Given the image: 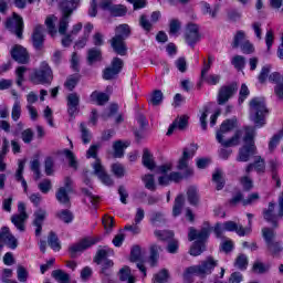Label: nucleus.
Masks as SVG:
<instances>
[{
    "label": "nucleus",
    "instance_id": "1",
    "mask_svg": "<svg viewBox=\"0 0 283 283\" xmlns=\"http://www.w3.org/2000/svg\"><path fill=\"white\" fill-rule=\"evenodd\" d=\"M235 125H238V119H226L220 125V128L216 133L217 142L220 143L221 147H224L226 149H229V147H238L242 145V138L244 135V127L243 129H237L234 134L229 138H226V134H229V132H232V129H235Z\"/></svg>",
    "mask_w": 283,
    "mask_h": 283
},
{
    "label": "nucleus",
    "instance_id": "2",
    "mask_svg": "<svg viewBox=\"0 0 283 283\" xmlns=\"http://www.w3.org/2000/svg\"><path fill=\"white\" fill-rule=\"evenodd\" d=\"M242 140L244 144L239 148L237 160L238 163H249L251 160V156H255V154H258V147L255 146V127L244 126Z\"/></svg>",
    "mask_w": 283,
    "mask_h": 283
},
{
    "label": "nucleus",
    "instance_id": "3",
    "mask_svg": "<svg viewBox=\"0 0 283 283\" xmlns=\"http://www.w3.org/2000/svg\"><path fill=\"white\" fill-rule=\"evenodd\" d=\"M218 266V260L213 259V256H208L199 265H192L186 269L184 272V280H189L191 275H198L199 277H207V275H211L213 269Z\"/></svg>",
    "mask_w": 283,
    "mask_h": 283
},
{
    "label": "nucleus",
    "instance_id": "4",
    "mask_svg": "<svg viewBox=\"0 0 283 283\" xmlns=\"http://www.w3.org/2000/svg\"><path fill=\"white\" fill-rule=\"evenodd\" d=\"M266 103L260 97H255L250 102V119L254 123L255 127H264L266 125Z\"/></svg>",
    "mask_w": 283,
    "mask_h": 283
},
{
    "label": "nucleus",
    "instance_id": "5",
    "mask_svg": "<svg viewBox=\"0 0 283 283\" xmlns=\"http://www.w3.org/2000/svg\"><path fill=\"white\" fill-rule=\"evenodd\" d=\"M30 81L33 85H52V81H54V71H52V67L48 62L43 61L41 62L40 67L31 74Z\"/></svg>",
    "mask_w": 283,
    "mask_h": 283
},
{
    "label": "nucleus",
    "instance_id": "6",
    "mask_svg": "<svg viewBox=\"0 0 283 283\" xmlns=\"http://www.w3.org/2000/svg\"><path fill=\"white\" fill-rule=\"evenodd\" d=\"M262 235L265 240L269 253L274 258L280 256V253L283 251V244L281 241H275V230L271 228H263Z\"/></svg>",
    "mask_w": 283,
    "mask_h": 283
},
{
    "label": "nucleus",
    "instance_id": "7",
    "mask_svg": "<svg viewBox=\"0 0 283 283\" xmlns=\"http://www.w3.org/2000/svg\"><path fill=\"white\" fill-rule=\"evenodd\" d=\"M192 149L184 148L182 156L179 158L177 164V169L180 171L186 170L185 178H189L193 174V169L189 168V160L196 156V151H198L197 144L191 145Z\"/></svg>",
    "mask_w": 283,
    "mask_h": 283
},
{
    "label": "nucleus",
    "instance_id": "8",
    "mask_svg": "<svg viewBox=\"0 0 283 283\" xmlns=\"http://www.w3.org/2000/svg\"><path fill=\"white\" fill-rule=\"evenodd\" d=\"M125 62L120 57H114L111 65L103 71L104 81H114L118 78V74L123 72Z\"/></svg>",
    "mask_w": 283,
    "mask_h": 283
},
{
    "label": "nucleus",
    "instance_id": "9",
    "mask_svg": "<svg viewBox=\"0 0 283 283\" xmlns=\"http://www.w3.org/2000/svg\"><path fill=\"white\" fill-rule=\"evenodd\" d=\"M212 231L213 228H211L209 222H205L200 231L196 230V228L189 229L188 240L189 242H193V240H197V242L205 244L206 240H209V235H211Z\"/></svg>",
    "mask_w": 283,
    "mask_h": 283
},
{
    "label": "nucleus",
    "instance_id": "10",
    "mask_svg": "<svg viewBox=\"0 0 283 283\" xmlns=\"http://www.w3.org/2000/svg\"><path fill=\"white\" fill-rule=\"evenodd\" d=\"M6 28L14 34L17 39H23V18L17 14V12L12 13V18L7 19Z\"/></svg>",
    "mask_w": 283,
    "mask_h": 283
},
{
    "label": "nucleus",
    "instance_id": "11",
    "mask_svg": "<svg viewBox=\"0 0 283 283\" xmlns=\"http://www.w3.org/2000/svg\"><path fill=\"white\" fill-rule=\"evenodd\" d=\"M97 242H101V237L97 238H84L78 243L73 244L70 247L69 251L71 254V258H76V253H81L83 251H86V249H90V247H94Z\"/></svg>",
    "mask_w": 283,
    "mask_h": 283
},
{
    "label": "nucleus",
    "instance_id": "12",
    "mask_svg": "<svg viewBox=\"0 0 283 283\" xmlns=\"http://www.w3.org/2000/svg\"><path fill=\"white\" fill-rule=\"evenodd\" d=\"M235 92H238V84L235 83L221 86L217 97L218 105H224L229 103V98H232Z\"/></svg>",
    "mask_w": 283,
    "mask_h": 283
},
{
    "label": "nucleus",
    "instance_id": "13",
    "mask_svg": "<svg viewBox=\"0 0 283 283\" xmlns=\"http://www.w3.org/2000/svg\"><path fill=\"white\" fill-rule=\"evenodd\" d=\"M44 30L45 29L41 24H36L33 29L31 43L36 52H41L45 45V35L43 34Z\"/></svg>",
    "mask_w": 283,
    "mask_h": 283
},
{
    "label": "nucleus",
    "instance_id": "14",
    "mask_svg": "<svg viewBox=\"0 0 283 283\" xmlns=\"http://www.w3.org/2000/svg\"><path fill=\"white\" fill-rule=\"evenodd\" d=\"M11 57L20 65H28L30 63V53H28V49L23 48L21 44H15L11 49Z\"/></svg>",
    "mask_w": 283,
    "mask_h": 283
},
{
    "label": "nucleus",
    "instance_id": "15",
    "mask_svg": "<svg viewBox=\"0 0 283 283\" xmlns=\"http://www.w3.org/2000/svg\"><path fill=\"white\" fill-rule=\"evenodd\" d=\"M66 105L70 120H74L76 114L81 112V96H78L76 93L69 94L66 97Z\"/></svg>",
    "mask_w": 283,
    "mask_h": 283
},
{
    "label": "nucleus",
    "instance_id": "16",
    "mask_svg": "<svg viewBox=\"0 0 283 283\" xmlns=\"http://www.w3.org/2000/svg\"><path fill=\"white\" fill-rule=\"evenodd\" d=\"M201 35H200V27L195 23H188L186 27V32H185V40L188 45L193 48L198 41H200Z\"/></svg>",
    "mask_w": 283,
    "mask_h": 283
},
{
    "label": "nucleus",
    "instance_id": "17",
    "mask_svg": "<svg viewBox=\"0 0 283 283\" xmlns=\"http://www.w3.org/2000/svg\"><path fill=\"white\" fill-rule=\"evenodd\" d=\"M19 214L11 217V222L19 231H25V221L28 220V213L25 212V205L20 202L18 205Z\"/></svg>",
    "mask_w": 283,
    "mask_h": 283
},
{
    "label": "nucleus",
    "instance_id": "18",
    "mask_svg": "<svg viewBox=\"0 0 283 283\" xmlns=\"http://www.w3.org/2000/svg\"><path fill=\"white\" fill-rule=\"evenodd\" d=\"M92 167L94 176H97L103 185H106V187H112L114 185V180L112 177H109V175H107L105 167H103V164H101V160L97 159V161L92 164Z\"/></svg>",
    "mask_w": 283,
    "mask_h": 283
},
{
    "label": "nucleus",
    "instance_id": "19",
    "mask_svg": "<svg viewBox=\"0 0 283 283\" xmlns=\"http://www.w3.org/2000/svg\"><path fill=\"white\" fill-rule=\"evenodd\" d=\"M109 43L115 54H118L119 56H127V43H125V40L118 36H113L109 40Z\"/></svg>",
    "mask_w": 283,
    "mask_h": 283
},
{
    "label": "nucleus",
    "instance_id": "20",
    "mask_svg": "<svg viewBox=\"0 0 283 283\" xmlns=\"http://www.w3.org/2000/svg\"><path fill=\"white\" fill-rule=\"evenodd\" d=\"M274 211L275 203L270 202L268 209L263 211V218L266 220V222H271L274 229H277V218H280V214H275Z\"/></svg>",
    "mask_w": 283,
    "mask_h": 283
},
{
    "label": "nucleus",
    "instance_id": "21",
    "mask_svg": "<svg viewBox=\"0 0 283 283\" xmlns=\"http://www.w3.org/2000/svg\"><path fill=\"white\" fill-rule=\"evenodd\" d=\"M224 231H235L240 237L249 235L251 233L250 228L238 226L234 221H227L223 223Z\"/></svg>",
    "mask_w": 283,
    "mask_h": 283
},
{
    "label": "nucleus",
    "instance_id": "22",
    "mask_svg": "<svg viewBox=\"0 0 283 283\" xmlns=\"http://www.w3.org/2000/svg\"><path fill=\"white\" fill-rule=\"evenodd\" d=\"M189 123V117H187V115H184L181 117H177L172 124L169 126L168 132H167V136H171V134H174V132L176 129H186L187 125Z\"/></svg>",
    "mask_w": 283,
    "mask_h": 283
},
{
    "label": "nucleus",
    "instance_id": "23",
    "mask_svg": "<svg viewBox=\"0 0 283 283\" xmlns=\"http://www.w3.org/2000/svg\"><path fill=\"white\" fill-rule=\"evenodd\" d=\"M86 61L90 65L101 63V61H103V51H101L98 48L88 49Z\"/></svg>",
    "mask_w": 283,
    "mask_h": 283
},
{
    "label": "nucleus",
    "instance_id": "24",
    "mask_svg": "<svg viewBox=\"0 0 283 283\" xmlns=\"http://www.w3.org/2000/svg\"><path fill=\"white\" fill-rule=\"evenodd\" d=\"M132 145L130 142L116 140L113 144L114 158H123L125 156V149Z\"/></svg>",
    "mask_w": 283,
    "mask_h": 283
},
{
    "label": "nucleus",
    "instance_id": "25",
    "mask_svg": "<svg viewBox=\"0 0 283 283\" xmlns=\"http://www.w3.org/2000/svg\"><path fill=\"white\" fill-rule=\"evenodd\" d=\"M70 191L65 190V188H59L55 198L60 202V205H63V207H66V209H70L72 207V201H70Z\"/></svg>",
    "mask_w": 283,
    "mask_h": 283
},
{
    "label": "nucleus",
    "instance_id": "26",
    "mask_svg": "<svg viewBox=\"0 0 283 283\" xmlns=\"http://www.w3.org/2000/svg\"><path fill=\"white\" fill-rule=\"evenodd\" d=\"M149 251H150V254H149L148 262L150 266H157L158 260L160 258V251H163V247L154 243L150 245Z\"/></svg>",
    "mask_w": 283,
    "mask_h": 283
},
{
    "label": "nucleus",
    "instance_id": "27",
    "mask_svg": "<svg viewBox=\"0 0 283 283\" xmlns=\"http://www.w3.org/2000/svg\"><path fill=\"white\" fill-rule=\"evenodd\" d=\"M34 221L33 224L35 227V235H41V231L43 229V222L45 220V210L39 209L34 212Z\"/></svg>",
    "mask_w": 283,
    "mask_h": 283
},
{
    "label": "nucleus",
    "instance_id": "28",
    "mask_svg": "<svg viewBox=\"0 0 283 283\" xmlns=\"http://www.w3.org/2000/svg\"><path fill=\"white\" fill-rule=\"evenodd\" d=\"M142 163L146 169H149L153 171V169H156V161H154V155L149 151L148 148H144L143 150V157Z\"/></svg>",
    "mask_w": 283,
    "mask_h": 283
},
{
    "label": "nucleus",
    "instance_id": "29",
    "mask_svg": "<svg viewBox=\"0 0 283 283\" xmlns=\"http://www.w3.org/2000/svg\"><path fill=\"white\" fill-rule=\"evenodd\" d=\"M81 0H65L61 3V12L74 14V10L78 8Z\"/></svg>",
    "mask_w": 283,
    "mask_h": 283
},
{
    "label": "nucleus",
    "instance_id": "30",
    "mask_svg": "<svg viewBox=\"0 0 283 283\" xmlns=\"http://www.w3.org/2000/svg\"><path fill=\"white\" fill-rule=\"evenodd\" d=\"M61 18L59 22V33L62 35L67 34V28L70 27L71 13L61 12Z\"/></svg>",
    "mask_w": 283,
    "mask_h": 283
},
{
    "label": "nucleus",
    "instance_id": "31",
    "mask_svg": "<svg viewBox=\"0 0 283 283\" xmlns=\"http://www.w3.org/2000/svg\"><path fill=\"white\" fill-rule=\"evenodd\" d=\"M118 275H119L120 282H126V283H135L136 282V277H134V275H132V269L127 265H125L124 268H122L119 270Z\"/></svg>",
    "mask_w": 283,
    "mask_h": 283
},
{
    "label": "nucleus",
    "instance_id": "32",
    "mask_svg": "<svg viewBox=\"0 0 283 283\" xmlns=\"http://www.w3.org/2000/svg\"><path fill=\"white\" fill-rule=\"evenodd\" d=\"M132 34V29L129 28V24H119L115 28V35L118 39H122L125 41V39H129V35Z\"/></svg>",
    "mask_w": 283,
    "mask_h": 283
},
{
    "label": "nucleus",
    "instance_id": "33",
    "mask_svg": "<svg viewBox=\"0 0 283 283\" xmlns=\"http://www.w3.org/2000/svg\"><path fill=\"white\" fill-rule=\"evenodd\" d=\"M184 207H185V196L179 195V196L176 197L175 203H174V207H172L174 218H178V216H180V213H182Z\"/></svg>",
    "mask_w": 283,
    "mask_h": 283
},
{
    "label": "nucleus",
    "instance_id": "34",
    "mask_svg": "<svg viewBox=\"0 0 283 283\" xmlns=\"http://www.w3.org/2000/svg\"><path fill=\"white\" fill-rule=\"evenodd\" d=\"M23 169H25V161H20L18 170L15 172V180H18V182H21L24 192L28 193V181H25V179L23 178Z\"/></svg>",
    "mask_w": 283,
    "mask_h": 283
},
{
    "label": "nucleus",
    "instance_id": "35",
    "mask_svg": "<svg viewBox=\"0 0 283 283\" xmlns=\"http://www.w3.org/2000/svg\"><path fill=\"white\" fill-rule=\"evenodd\" d=\"M59 20V18H56V15H49L45 19V25H46V30L49 32V34H51V36H56V21Z\"/></svg>",
    "mask_w": 283,
    "mask_h": 283
},
{
    "label": "nucleus",
    "instance_id": "36",
    "mask_svg": "<svg viewBox=\"0 0 283 283\" xmlns=\"http://www.w3.org/2000/svg\"><path fill=\"white\" fill-rule=\"evenodd\" d=\"M81 81V74H73L70 75L66 78V82L64 83V87L69 91V92H73L74 87H76V85H78V82Z\"/></svg>",
    "mask_w": 283,
    "mask_h": 283
},
{
    "label": "nucleus",
    "instance_id": "37",
    "mask_svg": "<svg viewBox=\"0 0 283 283\" xmlns=\"http://www.w3.org/2000/svg\"><path fill=\"white\" fill-rule=\"evenodd\" d=\"M91 101L97 103V105H105V103L109 102V95L95 91L91 94Z\"/></svg>",
    "mask_w": 283,
    "mask_h": 283
},
{
    "label": "nucleus",
    "instance_id": "38",
    "mask_svg": "<svg viewBox=\"0 0 283 283\" xmlns=\"http://www.w3.org/2000/svg\"><path fill=\"white\" fill-rule=\"evenodd\" d=\"M111 17H125L127 14V7L124 4H113L109 8Z\"/></svg>",
    "mask_w": 283,
    "mask_h": 283
},
{
    "label": "nucleus",
    "instance_id": "39",
    "mask_svg": "<svg viewBox=\"0 0 283 283\" xmlns=\"http://www.w3.org/2000/svg\"><path fill=\"white\" fill-rule=\"evenodd\" d=\"M48 244L53 249V251H61V241L54 231L49 233Z\"/></svg>",
    "mask_w": 283,
    "mask_h": 283
},
{
    "label": "nucleus",
    "instance_id": "40",
    "mask_svg": "<svg viewBox=\"0 0 283 283\" xmlns=\"http://www.w3.org/2000/svg\"><path fill=\"white\" fill-rule=\"evenodd\" d=\"M187 198L188 202L192 205V207H198L200 198L198 197V189H196V187L188 188Z\"/></svg>",
    "mask_w": 283,
    "mask_h": 283
},
{
    "label": "nucleus",
    "instance_id": "41",
    "mask_svg": "<svg viewBox=\"0 0 283 283\" xmlns=\"http://www.w3.org/2000/svg\"><path fill=\"white\" fill-rule=\"evenodd\" d=\"M155 235L161 242H169V240H174V231L171 230H155Z\"/></svg>",
    "mask_w": 283,
    "mask_h": 283
},
{
    "label": "nucleus",
    "instance_id": "42",
    "mask_svg": "<svg viewBox=\"0 0 283 283\" xmlns=\"http://www.w3.org/2000/svg\"><path fill=\"white\" fill-rule=\"evenodd\" d=\"M270 169L272 171V178L276 181V187H282V182L280 181V176H277V167H280V164H277V159H271L269 161Z\"/></svg>",
    "mask_w": 283,
    "mask_h": 283
},
{
    "label": "nucleus",
    "instance_id": "43",
    "mask_svg": "<svg viewBox=\"0 0 283 283\" xmlns=\"http://www.w3.org/2000/svg\"><path fill=\"white\" fill-rule=\"evenodd\" d=\"M169 281V270L163 269L153 277V283H167Z\"/></svg>",
    "mask_w": 283,
    "mask_h": 283
},
{
    "label": "nucleus",
    "instance_id": "44",
    "mask_svg": "<svg viewBox=\"0 0 283 283\" xmlns=\"http://www.w3.org/2000/svg\"><path fill=\"white\" fill-rule=\"evenodd\" d=\"M142 180L149 191H156V179L154 178V175L147 174L142 177Z\"/></svg>",
    "mask_w": 283,
    "mask_h": 283
},
{
    "label": "nucleus",
    "instance_id": "45",
    "mask_svg": "<svg viewBox=\"0 0 283 283\" xmlns=\"http://www.w3.org/2000/svg\"><path fill=\"white\" fill-rule=\"evenodd\" d=\"M234 266L239 269V271H247L249 266V259L245 254H239L234 261Z\"/></svg>",
    "mask_w": 283,
    "mask_h": 283
},
{
    "label": "nucleus",
    "instance_id": "46",
    "mask_svg": "<svg viewBox=\"0 0 283 283\" xmlns=\"http://www.w3.org/2000/svg\"><path fill=\"white\" fill-rule=\"evenodd\" d=\"M56 218H59V220H61L65 224H70V222L74 220V213H72V211H70L69 209H65L57 212Z\"/></svg>",
    "mask_w": 283,
    "mask_h": 283
},
{
    "label": "nucleus",
    "instance_id": "47",
    "mask_svg": "<svg viewBox=\"0 0 283 283\" xmlns=\"http://www.w3.org/2000/svg\"><path fill=\"white\" fill-rule=\"evenodd\" d=\"M231 64L235 70L242 72V70H244V65H247V59L242 55H234L232 57Z\"/></svg>",
    "mask_w": 283,
    "mask_h": 283
},
{
    "label": "nucleus",
    "instance_id": "48",
    "mask_svg": "<svg viewBox=\"0 0 283 283\" xmlns=\"http://www.w3.org/2000/svg\"><path fill=\"white\" fill-rule=\"evenodd\" d=\"M52 277L59 283H70V274L65 273L63 270L53 271Z\"/></svg>",
    "mask_w": 283,
    "mask_h": 283
},
{
    "label": "nucleus",
    "instance_id": "49",
    "mask_svg": "<svg viewBox=\"0 0 283 283\" xmlns=\"http://www.w3.org/2000/svg\"><path fill=\"white\" fill-rule=\"evenodd\" d=\"M143 260V250L140 249V245H134L130 250V262H142Z\"/></svg>",
    "mask_w": 283,
    "mask_h": 283
},
{
    "label": "nucleus",
    "instance_id": "50",
    "mask_svg": "<svg viewBox=\"0 0 283 283\" xmlns=\"http://www.w3.org/2000/svg\"><path fill=\"white\" fill-rule=\"evenodd\" d=\"M244 41H247V33L244 31H238L233 38L232 48L234 50L241 48Z\"/></svg>",
    "mask_w": 283,
    "mask_h": 283
},
{
    "label": "nucleus",
    "instance_id": "51",
    "mask_svg": "<svg viewBox=\"0 0 283 283\" xmlns=\"http://www.w3.org/2000/svg\"><path fill=\"white\" fill-rule=\"evenodd\" d=\"M212 180L217 185V191H221V189H224V177L222 176L221 170H216V172L212 175Z\"/></svg>",
    "mask_w": 283,
    "mask_h": 283
},
{
    "label": "nucleus",
    "instance_id": "52",
    "mask_svg": "<svg viewBox=\"0 0 283 283\" xmlns=\"http://www.w3.org/2000/svg\"><path fill=\"white\" fill-rule=\"evenodd\" d=\"M80 132H81V138L84 145H88V143L92 142V134L90 133V129L85 126V123L80 124Z\"/></svg>",
    "mask_w": 283,
    "mask_h": 283
},
{
    "label": "nucleus",
    "instance_id": "53",
    "mask_svg": "<svg viewBox=\"0 0 283 283\" xmlns=\"http://www.w3.org/2000/svg\"><path fill=\"white\" fill-rule=\"evenodd\" d=\"M150 222H151V224H154V227L164 224V222H166L165 214L163 212L153 211L150 213Z\"/></svg>",
    "mask_w": 283,
    "mask_h": 283
},
{
    "label": "nucleus",
    "instance_id": "54",
    "mask_svg": "<svg viewBox=\"0 0 283 283\" xmlns=\"http://www.w3.org/2000/svg\"><path fill=\"white\" fill-rule=\"evenodd\" d=\"M98 149H101V144L91 145L86 151V158H94L95 163H97V160H101L98 158Z\"/></svg>",
    "mask_w": 283,
    "mask_h": 283
},
{
    "label": "nucleus",
    "instance_id": "55",
    "mask_svg": "<svg viewBox=\"0 0 283 283\" xmlns=\"http://www.w3.org/2000/svg\"><path fill=\"white\" fill-rule=\"evenodd\" d=\"M252 164L254 165V169L258 174H264V171H266V163L261 156H256Z\"/></svg>",
    "mask_w": 283,
    "mask_h": 283
},
{
    "label": "nucleus",
    "instance_id": "56",
    "mask_svg": "<svg viewBox=\"0 0 283 283\" xmlns=\"http://www.w3.org/2000/svg\"><path fill=\"white\" fill-rule=\"evenodd\" d=\"M163 98H164L163 91L155 90L151 94L150 103L151 105H154V107H158V105L163 103Z\"/></svg>",
    "mask_w": 283,
    "mask_h": 283
},
{
    "label": "nucleus",
    "instance_id": "57",
    "mask_svg": "<svg viewBox=\"0 0 283 283\" xmlns=\"http://www.w3.org/2000/svg\"><path fill=\"white\" fill-rule=\"evenodd\" d=\"M139 25L145 32H151V29L154 28V24H151V21H149V18H147L146 14L139 17Z\"/></svg>",
    "mask_w": 283,
    "mask_h": 283
},
{
    "label": "nucleus",
    "instance_id": "58",
    "mask_svg": "<svg viewBox=\"0 0 283 283\" xmlns=\"http://www.w3.org/2000/svg\"><path fill=\"white\" fill-rule=\"evenodd\" d=\"M205 251V244L198 241H195L192 247L190 248V255H193L195 258L200 255Z\"/></svg>",
    "mask_w": 283,
    "mask_h": 283
},
{
    "label": "nucleus",
    "instance_id": "59",
    "mask_svg": "<svg viewBox=\"0 0 283 283\" xmlns=\"http://www.w3.org/2000/svg\"><path fill=\"white\" fill-rule=\"evenodd\" d=\"M25 72H28V67L25 66H19L15 70V74H17V85L19 87H21V85H23V81H25L24 76H25Z\"/></svg>",
    "mask_w": 283,
    "mask_h": 283
},
{
    "label": "nucleus",
    "instance_id": "60",
    "mask_svg": "<svg viewBox=\"0 0 283 283\" xmlns=\"http://www.w3.org/2000/svg\"><path fill=\"white\" fill-rule=\"evenodd\" d=\"M11 117L14 122L21 118V102H19V99H17L12 106Z\"/></svg>",
    "mask_w": 283,
    "mask_h": 283
},
{
    "label": "nucleus",
    "instance_id": "61",
    "mask_svg": "<svg viewBox=\"0 0 283 283\" xmlns=\"http://www.w3.org/2000/svg\"><path fill=\"white\" fill-rule=\"evenodd\" d=\"M21 138L25 145H30L34 140V130L32 128H27L21 133Z\"/></svg>",
    "mask_w": 283,
    "mask_h": 283
},
{
    "label": "nucleus",
    "instance_id": "62",
    "mask_svg": "<svg viewBox=\"0 0 283 283\" xmlns=\"http://www.w3.org/2000/svg\"><path fill=\"white\" fill-rule=\"evenodd\" d=\"M118 112V104H111L108 112H104L102 114L103 120H107V118H112V116H115V114Z\"/></svg>",
    "mask_w": 283,
    "mask_h": 283
},
{
    "label": "nucleus",
    "instance_id": "63",
    "mask_svg": "<svg viewBox=\"0 0 283 283\" xmlns=\"http://www.w3.org/2000/svg\"><path fill=\"white\" fill-rule=\"evenodd\" d=\"M252 271L253 273L262 274V273H266V271H269V268L264 265V263L260 261H255L253 263Z\"/></svg>",
    "mask_w": 283,
    "mask_h": 283
},
{
    "label": "nucleus",
    "instance_id": "64",
    "mask_svg": "<svg viewBox=\"0 0 283 283\" xmlns=\"http://www.w3.org/2000/svg\"><path fill=\"white\" fill-rule=\"evenodd\" d=\"M201 78H203L208 85H218V83H220L221 76L218 74H210V75H205V77H201Z\"/></svg>",
    "mask_w": 283,
    "mask_h": 283
}]
</instances>
